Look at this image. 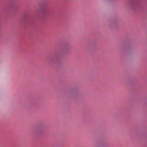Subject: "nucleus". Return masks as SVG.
I'll return each mask as SVG.
<instances>
[{"mask_svg": "<svg viewBox=\"0 0 147 147\" xmlns=\"http://www.w3.org/2000/svg\"><path fill=\"white\" fill-rule=\"evenodd\" d=\"M48 9V6L47 5L43 6L40 9V13L42 18L43 19H45L46 15L47 14V11Z\"/></svg>", "mask_w": 147, "mask_h": 147, "instance_id": "obj_1", "label": "nucleus"}, {"mask_svg": "<svg viewBox=\"0 0 147 147\" xmlns=\"http://www.w3.org/2000/svg\"><path fill=\"white\" fill-rule=\"evenodd\" d=\"M34 24V22L32 20H28L26 23H23L21 24V27H33Z\"/></svg>", "mask_w": 147, "mask_h": 147, "instance_id": "obj_2", "label": "nucleus"}, {"mask_svg": "<svg viewBox=\"0 0 147 147\" xmlns=\"http://www.w3.org/2000/svg\"><path fill=\"white\" fill-rule=\"evenodd\" d=\"M138 6V3L136 1H131L130 3V7L133 9H135Z\"/></svg>", "mask_w": 147, "mask_h": 147, "instance_id": "obj_3", "label": "nucleus"}, {"mask_svg": "<svg viewBox=\"0 0 147 147\" xmlns=\"http://www.w3.org/2000/svg\"><path fill=\"white\" fill-rule=\"evenodd\" d=\"M113 24L114 26H117V24H116L113 23Z\"/></svg>", "mask_w": 147, "mask_h": 147, "instance_id": "obj_4", "label": "nucleus"}, {"mask_svg": "<svg viewBox=\"0 0 147 147\" xmlns=\"http://www.w3.org/2000/svg\"><path fill=\"white\" fill-rule=\"evenodd\" d=\"M27 17V16L26 15H24V18L26 19Z\"/></svg>", "mask_w": 147, "mask_h": 147, "instance_id": "obj_5", "label": "nucleus"}]
</instances>
